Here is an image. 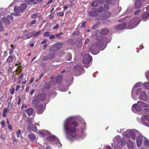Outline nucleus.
Here are the masks:
<instances>
[{"label": "nucleus", "instance_id": "f257e3e1", "mask_svg": "<svg viewBox=\"0 0 149 149\" xmlns=\"http://www.w3.org/2000/svg\"><path fill=\"white\" fill-rule=\"evenodd\" d=\"M78 123L75 121H72L70 118L68 119L65 122L64 127L66 133L67 138L69 139H72L76 137L77 127H78Z\"/></svg>", "mask_w": 149, "mask_h": 149}, {"label": "nucleus", "instance_id": "f03ea898", "mask_svg": "<svg viewBox=\"0 0 149 149\" xmlns=\"http://www.w3.org/2000/svg\"><path fill=\"white\" fill-rule=\"evenodd\" d=\"M33 104L35 105V108L37 110V113L39 114H42L44 109H43V105L40 103H38L36 100H33L32 101Z\"/></svg>", "mask_w": 149, "mask_h": 149}, {"label": "nucleus", "instance_id": "7ed1b4c3", "mask_svg": "<svg viewBox=\"0 0 149 149\" xmlns=\"http://www.w3.org/2000/svg\"><path fill=\"white\" fill-rule=\"evenodd\" d=\"M140 19L139 17H136L131 19L128 23L129 29H132L136 27L139 23Z\"/></svg>", "mask_w": 149, "mask_h": 149}, {"label": "nucleus", "instance_id": "20e7f679", "mask_svg": "<svg viewBox=\"0 0 149 149\" xmlns=\"http://www.w3.org/2000/svg\"><path fill=\"white\" fill-rule=\"evenodd\" d=\"M36 99L34 100H36L38 101V103H40V101H44L46 97V94H39L37 95H35Z\"/></svg>", "mask_w": 149, "mask_h": 149}, {"label": "nucleus", "instance_id": "39448f33", "mask_svg": "<svg viewBox=\"0 0 149 149\" xmlns=\"http://www.w3.org/2000/svg\"><path fill=\"white\" fill-rule=\"evenodd\" d=\"M62 47V43H57L54 45H52L49 49L51 52L53 51L61 49Z\"/></svg>", "mask_w": 149, "mask_h": 149}, {"label": "nucleus", "instance_id": "423d86ee", "mask_svg": "<svg viewBox=\"0 0 149 149\" xmlns=\"http://www.w3.org/2000/svg\"><path fill=\"white\" fill-rule=\"evenodd\" d=\"M92 60V57L89 54H87L83 58V61L84 64L88 65L90 63Z\"/></svg>", "mask_w": 149, "mask_h": 149}, {"label": "nucleus", "instance_id": "0eeeda50", "mask_svg": "<svg viewBox=\"0 0 149 149\" xmlns=\"http://www.w3.org/2000/svg\"><path fill=\"white\" fill-rule=\"evenodd\" d=\"M27 136L28 138L30 139L31 141L34 142H36L37 139L34 134L31 133L28 134Z\"/></svg>", "mask_w": 149, "mask_h": 149}, {"label": "nucleus", "instance_id": "6e6552de", "mask_svg": "<svg viewBox=\"0 0 149 149\" xmlns=\"http://www.w3.org/2000/svg\"><path fill=\"white\" fill-rule=\"evenodd\" d=\"M140 97L141 100L145 101H147L148 99L147 97L146 92L145 91H143L140 95Z\"/></svg>", "mask_w": 149, "mask_h": 149}, {"label": "nucleus", "instance_id": "1a4fd4ad", "mask_svg": "<svg viewBox=\"0 0 149 149\" xmlns=\"http://www.w3.org/2000/svg\"><path fill=\"white\" fill-rule=\"evenodd\" d=\"M28 129L30 131H32L34 132L37 131L36 126L33 124H29L28 126Z\"/></svg>", "mask_w": 149, "mask_h": 149}, {"label": "nucleus", "instance_id": "9d476101", "mask_svg": "<svg viewBox=\"0 0 149 149\" xmlns=\"http://www.w3.org/2000/svg\"><path fill=\"white\" fill-rule=\"evenodd\" d=\"M142 138L141 136H138L136 138V143L138 147H140L142 144Z\"/></svg>", "mask_w": 149, "mask_h": 149}, {"label": "nucleus", "instance_id": "9b49d317", "mask_svg": "<svg viewBox=\"0 0 149 149\" xmlns=\"http://www.w3.org/2000/svg\"><path fill=\"white\" fill-rule=\"evenodd\" d=\"M126 143L129 149H133L134 148V143L132 141L130 140H128L127 141Z\"/></svg>", "mask_w": 149, "mask_h": 149}, {"label": "nucleus", "instance_id": "f8f14e48", "mask_svg": "<svg viewBox=\"0 0 149 149\" xmlns=\"http://www.w3.org/2000/svg\"><path fill=\"white\" fill-rule=\"evenodd\" d=\"M135 132L131 130H127L124 134V135L127 137H130L131 135L134 134ZM124 135L123 134V135Z\"/></svg>", "mask_w": 149, "mask_h": 149}, {"label": "nucleus", "instance_id": "ddd939ff", "mask_svg": "<svg viewBox=\"0 0 149 149\" xmlns=\"http://www.w3.org/2000/svg\"><path fill=\"white\" fill-rule=\"evenodd\" d=\"M142 6V3L140 0H135V6L136 8H140Z\"/></svg>", "mask_w": 149, "mask_h": 149}, {"label": "nucleus", "instance_id": "4468645a", "mask_svg": "<svg viewBox=\"0 0 149 149\" xmlns=\"http://www.w3.org/2000/svg\"><path fill=\"white\" fill-rule=\"evenodd\" d=\"M142 18L144 21H146L149 18V12H146L144 13L142 16Z\"/></svg>", "mask_w": 149, "mask_h": 149}, {"label": "nucleus", "instance_id": "2eb2a0df", "mask_svg": "<svg viewBox=\"0 0 149 149\" xmlns=\"http://www.w3.org/2000/svg\"><path fill=\"white\" fill-rule=\"evenodd\" d=\"M132 109H134L137 111H141V107L139 106L138 104H134L132 107Z\"/></svg>", "mask_w": 149, "mask_h": 149}, {"label": "nucleus", "instance_id": "dca6fc26", "mask_svg": "<svg viewBox=\"0 0 149 149\" xmlns=\"http://www.w3.org/2000/svg\"><path fill=\"white\" fill-rule=\"evenodd\" d=\"M88 15L92 17H95L98 15V14L95 11H90L89 12Z\"/></svg>", "mask_w": 149, "mask_h": 149}, {"label": "nucleus", "instance_id": "f3484780", "mask_svg": "<svg viewBox=\"0 0 149 149\" xmlns=\"http://www.w3.org/2000/svg\"><path fill=\"white\" fill-rule=\"evenodd\" d=\"M44 30V29H42L41 30H39L38 31L36 32L35 31L32 32L33 36L34 37H36L40 36L41 33V31H43Z\"/></svg>", "mask_w": 149, "mask_h": 149}, {"label": "nucleus", "instance_id": "a211bd4d", "mask_svg": "<svg viewBox=\"0 0 149 149\" xmlns=\"http://www.w3.org/2000/svg\"><path fill=\"white\" fill-rule=\"evenodd\" d=\"M14 59V57L13 56H9L7 58L6 62L8 63H10L13 62Z\"/></svg>", "mask_w": 149, "mask_h": 149}, {"label": "nucleus", "instance_id": "6ab92c4d", "mask_svg": "<svg viewBox=\"0 0 149 149\" xmlns=\"http://www.w3.org/2000/svg\"><path fill=\"white\" fill-rule=\"evenodd\" d=\"M26 112L29 116H30L32 114L33 111L32 109L30 108L26 110Z\"/></svg>", "mask_w": 149, "mask_h": 149}, {"label": "nucleus", "instance_id": "aec40b11", "mask_svg": "<svg viewBox=\"0 0 149 149\" xmlns=\"http://www.w3.org/2000/svg\"><path fill=\"white\" fill-rule=\"evenodd\" d=\"M56 82L57 83H61L62 81V76H58L56 79Z\"/></svg>", "mask_w": 149, "mask_h": 149}, {"label": "nucleus", "instance_id": "412c9836", "mask_svg": "<svg viewBox=\"0 0 149 149\" xmlns=\"http://www.w3.org/2000/svg\"><path fill=\"white\" fill-rule=\"evenodd\" d=\"M129 27L128 26V23L124 22L122 23V29H129Z\"/></svg>", "mask_w": 149, "mask_h": 149}, {"label": "nucleus", "instance_id": "4be33fe9", "mask_svg": "<svg viewBox=\"0 0 149 149\" xmlns=\"http://www.w3.org/2000/svg\"><path fill=\"white\" fill-rule=\"evenodd\" d=\"M137 104H138L141 105L142 106L144 107H148L149 105L148 104L146 103L141 101H139L137 102Z\"/></svg>", "mask_w": 149, "mask_h": 149}, {"label": "nucleus", "instance_id": "5701e85b", "mask_svg": "<svg viewBox=\"0 0 149 149\" xmlns=\"http://www.w3.org/2000/svg\"><path fill=\"white\" fill-rule=\"evenodd\" d=\"M15 11L17 13H20L23 11V10L20 8L19 6H15L14 8Z\"/></svg>", "mask_w": 149, "mask_h": 149}, {"label": "nucleus", "instance_id": "b1692460", "mask_svg": "<svg viewBox=\"0 0 149 149\" xmlns=\"http://www.w3.org/2000/svg\"><path fill=\"white\" fill-rule=\"evenodd\" d=\"M33 33L32 32H31L28 35H26V37H24L23 36H22V37H21V39H26L28 38H29L33 36Z\"/></svg>", "mask_w": 149, "mask_h": 149}, {"label": "nucleus", "instance_id": "393cba45", "mask_svg": "<svg viewBox=\"0 0 149 149\" xmlns=\"http://www.w3.org/2000/svg\"><path fill=\"white\" fill-rule=\"evenodd\" d=\"M109 32L108 29H104L100 31V33L102 34L106 35H107Z\"/></svg>", "mask_w": 149, "mask_h": 149}, {"label": "nucleus", "instance_id": "a878e982", "mask_svg": "<svg viewBox=\"0 0 149 149\" xmlns=\"http://www.w3.org/2000/svg\"><path fill=\"white\" fill-rule=\"evenodd\" d=\"M100 38L101 39L100 41V43L103 45L105 42L106 40V38L105 36H100Z\"/></svg>", "mask_w": 149, "mask_h": 149}, {"label": "nucleus", "instance_id": "bb28decb", "mask_svg": "<svg viewBox=\"0 0 149 149\" xmlns=\"http://www.w3.org/2000/svg\"><path fill=\"white\" fill-rule=\"evenodd\" d=\"M111 13L110 12H107L106 13L103 14L105 19L109 17L111 15Z\"/></svg>", "mask_w": 149, "mask_h": 149}, {"label": "nucleus", "instance_id": "cd10ccee", "mask_svg": "<svg viewBox=\"0 0 149 149\" xmlns=\"http://www.w3.org/2000/svg\"><path fill=\"white\" fill-rule=\"evenodd\" d=\"M104 19H105V18L103 14H102L100 16L97 17L95 18V19L97 20H102Z\"/></svg>", "mask_w": 149, "mask_h": 149}, {"label": "nucleus", "instance_id": "c85d7f7f", "mask_svg": "<svg viewBox=\"0 0 149 149\" xmlns=\"http://www.w3.org/2000/svg\"><path fill=\"white\" fill-rule=\"evenodd\" d=\"M3 20L4 23L6 24H10V21L9 19L6 17H4L3 19Z\"/></svg>", "mask_w": 149, "mask_h": 149}, {"label": "nucleus", "instance_id": "c756f323", "mask_svg": "<svg viewBox=\"0 0 149 149\" xmlns=\"http://www.w3.org/2000/svg\"><path fill=\"white\" fill-rule=\"evenodd\" d=\"M56 139V137L54 136H51L48 137L47 138L48 140H49L51 141H53Z\"/></svg>", "mask_w": 149, "mask_h": 149}, {"label": "nucleus", "instance_id": "7c9ffc66", "mask_svg": "<svg viewBox=\"0 0 149 149\" xmlns=\"http://www.w3.org/2000/svg\"><path fill=\"white\" fill-rule=\"evenodd\" d=\"M96 1V0H95V1L91 3V6L94 7L97 6L99 4L98 2Z\"/></svg>", "mask_w": 149, "mask_h": 149}, {"label": "nucleus", "instance_id": "2f4dec72", "mask_svg": "<svg viewBox=\"0 0 149 149\" xmlns=\"http://www.w3.org/2000/svg\"><path fill=\"white\" fill-rule=\"evenodd\" d=\"M19 7L20 8L23 10V11H24L26 8V5L24 4H22L20 5V6Z\"/></svg>", "mask_w": 149, "mask_h": 149}, {"label": "nucleus", "instance_id": "473e14b6", "mask_svg": "<svg viewBox=\"0 0 149 149\" xmlns=\"http://www.w3.org/2000/svg\"><path fill=\"white\" fill-rule=\"evenodd\" d=\"M57 15L58 16L63 17L64 15V11H61L58 12L57 13Z\"/></svg>", "mask_w": 149, "mask_h": 149}, {"label": "nucleus", "instance_id": "72a5a7b5", "mask_svg": "<svg viewBox=\"0 0 149 149\" xmlns=\"http://www.w3.org/2000/svg\"><path fill=\"white\" fill-rule=\"evenodd\" d=\"M143 118H144L146 120L149 121V115L147 114L144 115L142 117V119Z\"/></svg>", "mask_w": 149, "mask_h": 149}, {"label": "nucleus", "instance_id": "f704fd0d", "mask_svg": "<svg viewBox=\"0 0 149 149\" xmlns=\"http://www.w3.org/2000/svg\"><path fill=\"white\" fill-rule=\"evenodd\" d=\"M116 140L118 144H120L121 143V141H120V138L119 136H118L116 137Z\"/></svg>", "mask_w": 149, "mask_h": 149}, {"label": "nucleus", "instance_id": "c9c22d12", "mask_svg": "<svg viewBox=\"0 0 149 149\" xmlns=\"http://www.w3.org/2000/svg\"><path fill=\"white\" fill-rule=\"evenodd\" d=\"M80 32L79 31H76L74 32L72 34L73 36H78L79 35Z\"/></svg>", "mask_w": 149, "mask_h": 149}, {"label": "nucleus", "instance_id": "e433bc0d", "mask_svg": "<svg viewBox=\"0 0 149 149\" xmlns=\"http://www.w3.org/2000/svg\"><path fill=\"white\" fill-rule=\"evenodd\" d=\"M144 85L146 89H149V83L146 82L144 83Z\"/></svg>", "mask_w": 149, "mask_h": 149}, {"label": "nucleus", "instance_id": "4c0bfd02", "mask_svg": "<svg viewBox=\"0 0 149 149\" xmlns=\"http://www.w3.org/2000/svg\"><path fill=\"white\" fill-rule=\"evenodd\" d=\"M54 57V54H50L48 57V58L49 59H51L53 58Z\"/></svg>", "mask_w": 149, "mask_h": 149}, {"label": "nucleus", "instance_id": "58836bf2", "mask_svg": "<svg viewBox=\"0 0 149 149\" xmlns=\"http://www.w3.org/2000/svg\"><path fill=\"white\" fill-rule=\"evenodd\" d=\"M144 144L145 146L149 147V141L145 140L144 141Z\"/></svg>", "mask_w": 149, "mask_h": 149}, {"label": "nucleus", "instance_id": "ea45409f", "mask_svg": "<svg viewBox=\"0 0 149 149\" xmlns=\"http://www.w3.org/2000/svg\"><path fill=\"white\" fill-rule=\"evenodd\" d=\"M50 33L49 31H46L44 34L43 36L44 37H47L49 36L50 35Z\"/></svg>", "mask_w": 149, "mask_h": 149}, {"label": "nucleus", "instance_id": "a19ab883", "mask_svg": "<svg viewBox=\"0 0 149 149\" xmlns=\"http://www.w3.org/2000/svg\"><path fill=\"white\" fill-rule=\"evenodd\" d=\"M33 119L30 118H28L27 120V121L28 123H29V124H32L33 123Z\"/></svg>", "mask_w": 149, "mask_h": 149}, {"label": "nucleus", "instance_id": "79ce46f5", "mask_svg": "<svg viewBox=\"0 0 149 149\" xmlns=\"http://www.w3.org/2000/svg\"><path fill=\"white\" fill-rule=\"evenodd\" d=\"M103 10V7L102 6H100L98 9L97 10V12H98L101 13H102Z\"/></svg>", "mask_w": 149, "mask_h": 149}, {"label": "nucleus", "instance_id": "37998d69", "mask_svg": "<svg viewBox=\"0 0 149 149\" xmlns=\"http://www.w3.org/2000/svg\"><path fill=\"white\" fill-rule=\"evenodd\" d=\"M49 18L50 19H52L54 17V14L53 13H51L50 15L49 16Z\"/></svg>", "mask_w": 149, "mask_h": 149}, {"label": "nucleus", "instance_id": "c03bdc74", "mask_svg": "<svg viewBox=\"0 0 149 149\" xmlns=\"http://www.w3.org/2000/svg\"><path fill=\"white\" fill-rule=\"evenodd\" d=\"M48 84H49V85H53L55 84V82L54 80H51L48 82Z\"/></svg>", "mask_w": 149, "mask_h": 149}, {"label": "nucleus", "instance_id": "a18cd8bd", "mask_svg": "<svg viewBox=\"0 0 149 149\" xmlns=\"http://www.w3.org/2000/svg\"><path fill=\"white\" fill-rule=\"evenodd\" d=\"M130 17L129 16L125 17L124 18H123L122 19V20H121L122 22V21H123L125 20L126 19H127V20H128L130 19Z\"/></svg>", "mask_w": 149, "mask_h": 149}, {"label": "nucleus", "instance_id": "49530a36", "mask_svg": "<svg viewBox=\"0 0 149 149\" xmlns=\"http://www.w3.org/2000/svg\"><path fill=\"white\" fill-rule=\"evenodd\" d=\"M36 1H34V2H33V3L34 4H36L38 2L40 3L42 2L43 0H36Z\"/></svg>", "mask_w": 149, "mask_h": 149}, {"label": "nucleus", "instance_id": "de8ad7c7", "mask_svg": "<svg viewBox=\"0 0 149 149\" xmlns=\"http://www.w3.org/2000/svg\"><path fill=\"white\" fill-rule=\"evenodd\" d=\"M114 28L116 29H119L121 28V24L117 25L114 27Z\"/></svg>", "mask_w": 149, "mask_h": 149}, {"label": "nucleus", "instance_id": "09e8293b", "mask_svg": "<svg viewBox=\"0 0 149 149\" xmlns=\"http://www.w3.org/2000/svg\"><path fill=\"white\" fill-rule=\"evenodd\" d=\"M15 66H18L17 68L19 69H20L22 67L21 65V63L20 62L16 64H15Z\"/></svg>", "mask_w": 149, "mask_h": 149}, {"label": "nucleus", "instance_id": "8fccbe9b", "mask_svg": "<svg viewBox=\"0 0 149 149\" xmlns=\"http://www.w3.org/2000/svg\"><path fill=\"white\" fill-rule=\"evenodd\" d=\"M8 67H9V68H8V70L7 72L8 73H10L12 71V68H11L10 66H9V65L8 66Z\"/></svg>", "mask_w": 149, "mask_h": 149}, {"label": "nucleus", "instance_id": "3c124183", "mask_svg": "<svg viewBox=\"0 0 149 149\" xmlns=\"http://www.w3.org/2000/svg\"><path fill=\"white\" fill-rule=\"evenodd\" d=\"M14 91L15 88H12L11 89H10V93L12 95L14 94Z\"/></svg>", "mask_w": 149, "mask_h": 149}, {"label": "nucleus", "instance_id": "603ef678", "mask_svg": "<svg viewBox=\"0 0 149 149\" xmlns=\"http://www.w3.org/2000/svg\"><path fill=\"white\" fill-rule=\"evenodd\" d=\"M80 66L78 65H75L74 67V69H77V70H78V69L80 68Z\"/></svg>", "mask_w": 149, "mask_h": 149}, {"label": "nucleus", "instance_id": "864d4df0", "mask_svg": "<svg viewBox=\"0 0 149 149\" xmlns=\"http://www.w3.org/2000/svg\"><path fill=\"white\" fill-rule=\"evenodd\" d=\"M104 9L107 10L109 9V7L107 4H105L104 5Z\"/></svg>", "mask_w": 149, "mask_h": 149}, {"label": "nucleus", "instance_id": "5fc2aeb1", "mask_svg": "<svg viewBox=\"0 0 149 149\" xmlns=\"http://www.w3.org/2000/svg\"><path fill=\"white\" fill-rule=\"evenodd\" d=\"M55 38V36L54 35H49V38L50 40L54 39Z\"/></svg>", "mask_w": 149, "mask_h": 149}, {"label": "nucleus", "instance_id": "6e6d98bb", "mask_svg": "<svg viewBox=\"0 0 149 149\" xmlns=\"http://www.w3.org/2000/svg\"><path fill=\"white\" fill-rule=\"evenodd\" d=\"M21 131L20 130H17L16 132V135L17 137H19V134L21 133Z\"/></svg>", "mask_w": 149, "mask_h": 149}, {"label": "nucleus", "instance_id": "4d7b16f0", "mask_svg": "<svg viewBox=\"0 0 149 149\" xmlns=\"http://www.w3.org/2000/svg\"><path fill=\"white\" fill-rule=\"evenodd\" d=\"M105 1L106 3L109 5L111 4V0H105Z\"/></svg>", "mask_w": 149, "mask_h": 149}, {"label": "nucleus", "instance_id": "13d9d810", "mask_svg": "<svg viewBox=\"0 0 149 149\" xmlns=\"http://www.w3.org/2000/svg\"><path fill=\"white\" fill-rule=\"evenodd\" d=\"M3 28L2 26V24L1 22L0 21V32L3 31Z\"/></svg>", "mask_w": 149, "mask_h": 149}, {"label": "nucleus", "instance_id": "bf43d9fd", "mask_svg": "<svg viewBox=\"0 0 149 149\" xmlns=\"http://www.w3.org/2000/svg\"><path fill=\"white\" fill-rule=\"evenodd\" d=\"M39 134L42 137H43L44 136V133L41 132H39Z\"/></svg>", "mask_w": 149, "mask_h": 149}, {"label": "nucleus", "instance_id": "052dcab7", "mask_svg": "<svg viewBox=\"0 0 149 149\" xmlns=\"http://www.w3.org/2000/svg\"><path fill=\"white\" fill-rule=\"evenodd\" d=\"M130 137H131L133 139L135 140L136 139V135L135 133L131 135Z\"/></svg>", "mask_w": 149, "mask_h": 149}, {"label": "nucleus", "instance_id": "680f3d73", "mask_svg": "<svg viewBox=\"0 0 149 149\" xmlns=\"http://www.w3.org/2000/svg\"><path fill=\"white\" fill-rule=\"evenodd\" d=\"M37 16L36 14H33L32 15H31V18L32 19H34L36 18Z\"/></svg>", "mask_w": 149, "mask_h": 149}, {"label": "nucleus", "instance_id": "e2e57ef3", "mask_svg": "<svg viewBox=\"0 0 149 149\" xmlns=\"http://www.w3.org/2000/svg\"><path fill=\"white\" fill-rule=\"evenodd\" d=\"M5 121L4 120L2 121L1 122V125L3 126V127H5Z\"/></svg>", "mask_w": 149, "mask_h": 149}, {"label": "nucleus", "instance_id": "0e129e2a", "mask_svg": "<svg viewBox=\"0 0 149 149\" xmlns=\"http://www.w3.org/2000/svg\"><path fill=\"white\" fill-rule=\"evenodd\" d=\"M141 11V10L139 9L136 10L134 13V15H136L139 14Z\"/></svg>", "mask_w": 149, "mask_h": 149}, {"label": "nucleus", "instance_id": "69168bd1", "mask_svg": "<svg viewBox=\"0 0 149 149\" xmlns=\"http://www.w3.org/2000/svg\"><path fill=\"white\" fill-rule=\"evenodd\" d=\"M51 85H49V84H48V83H47L46 84V86L45 88H49L51 87Z\"/></svg>", "mask_w": 149, "mask_h": 149}, {"label": "nucleus", "instance_id": "338daca9", "mask_svg": "<svg viewBox=\"0 0 149 149\" xmlns=\"http://www.w3.org/2000/svg\"><path fill=\"white\" fill-rule=\"evenodd\" d=\"M90 41V40L89 39L87 38L86 39L84 43L85 44H86L88 43Z\"/></svg>", "mask_w": 149, "mask_h": 149}, {"label": "nucleus", "instance_id": "774afa93", "mask_svg": "<svg viewBox=\"0 0 149 149\" xmlns=\"http://www.w3.org/2000/svg\"><path fill=\"white\" fill-rule=\"evenodd\" d=\"M86 22H83L81 24V27H84L85 26L86 24Z\"/></svg>", "mask_w": 149, "mask_h": 149}]
</instances>
